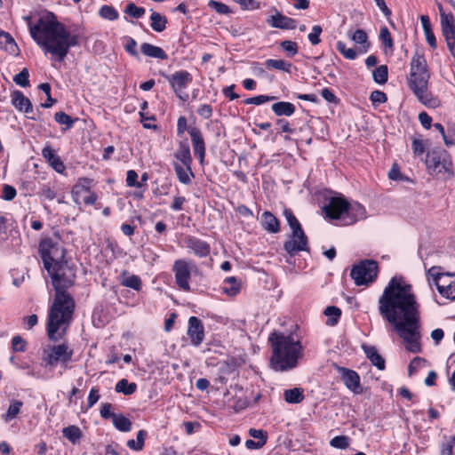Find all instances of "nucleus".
Here are the masks:
<instances>
[{"label": "nucleus", "instance_id": "42", "mask_svg": "<svg viewBox=\"0 0 455 455\" xmlns=\"http://www.w3.org/2000/svg\"><path fill=\"white\" fill-rule=\"evenodd\" d=\"M99 15L108 20H116L119 17L117 11L111 5H102L99 10Z\"/></svg>", "mask_w": 455, "mask_h": 455}, {"label": "nucleus", "instance_id": "28", "mask_svg": "<svg viewBox=\"0 0 455 455\" xmlns=\"http://www.w3.org/2000/svg\"><path fill=\"white\" fill-rule=\"evenodd\" d=\"M141 52L148 57L156 58L159 60H167L168 55L159 46L153 45L149 43H143L140 46Z\"/></svg>", "mask_w": 455, "mask_h": 455}, {"label": "nucleus", "instance_id": "6", "mask_svg": "<svg viewBox=\"0 0 455 455\" xmlns=\"http://www.w3.org/2000/svg\"><path fill=\"white\" fill-rule=\"evenodd\" d=\"M425 164L428 174L438 179L449 180L454 175L451 157L445 149L435 148L427 151Z\"/></svg>", "mask_w": 455, "mask_h": 455}, {"label": "nucleus", "instance_id": "11", "mask_svg": "<svg viewBox=\"0 0 455 455\" xmlns=\"http://www.w3.org/2000/svg\"><path fill=\"white\" fill-rule=\"evenodd\" d=\"M194 270H196V266L192 260L180 259L174 261L172 272L174 273L175 283L180 290L190 291L189 281Z\"/></svg>", "mask_w": 455, "mask_h": 455}, {"label": "nucleus", "instance_id": "9", "mask_svg": "<svg viewBox=\"0 0 455 455\" xmlns=\"http://www.w3.org/2000/svg\"><path fill=\"white\" fill-rule=\"evenodd\" d=\"M39 254L44 262L45 269H48L56 263L66 261V251L59 241L52 238H44L39 243Z\"/></svg>", "mask_w": 455, "mask_h": 455}, {"label": "nucleus", "instance_id": "46", "mask_svg": "<svg viewBox=\"0 0 455 455\" xmlns=\"http://www.w3.org/2000/svg\"><path fill=\"white\" fill-rule=\"evenodd\" d=\"M330 445L336 449H347L349 446V437L346 435H338L330 441Z\"/></svg>", "mask_w": 455, "mask_h": 455}, {"label": "nucleus", "instance_id": "16", "mask_svg": "<svg viewBox=\"0 0 455 455\" xmlns=\"http://www.w3.org/2000/svg\"><path fill=\"white\" fill-rule=\"evenodd\" d=\"M348 202L343 197H331L329 203L324 205L323 211L327 217L338 220L345 218Z\"/></svg>", "mask_w": 455, "mask_h": 455}, {"label": "nucleus", "instance_id": "20", "mask_svg": "<svg viewBox=\"0 0 455 455\" xmlns=\"http://www.w3.org/2000/svg\"><path fill=\"white\" fill-rule=\"evenodd\" d=\"M267 23L274 28L294 29L296 28V20L294 19L287 17L278 11H275L274 15L267 19Z\"/></svg>", "mask_w": 455, "mask_h": 455}, {"label": "nucleus", "instance_id": "14", "mask_svg": "<svg viewBox=\"0 0 455 455\" xmlns=\"http://www.w3.org/2000/svg\"><path fill=\"white\" fill-rule=\"evenodd\" d=\"M441 28L448 49L455 58V19L452 14L441 13Z\"/></svg>", "mask_w": 455, "mask_h": 455}, {"label": "nucleus", "instance_id": "34", "mask_svg": "<svg viewBox=\"0 0 455 455\" xmlns=\"http://www.w3.org/2000/svg\"><path fill=\"white\" fill-rule=\"evenodd\" d=\"M151 28L156 32H162L166 28L167 19L159 12H153L150 16Z\"/></svg>", "mask_w": 455, "mask_h": 455}, {"label": "nucleus", "instance_id": "40", "mask_svg": "<svg viewBox=\"0 0 455 455\" xmlns=\"http://www.w3.org/2000/svg\"><path fill=\"white\" fill-rule=\"evenodd\" d=\"M373 81L379 84H384L388 78V68L386 65H380L372 71Z\"/></svg>", "mask_w": 455, "mask_h": 455}, {"label": "nucleus", "instance_id": "63", "mask_svg": "<svg viewBox=\"0 0 455 455\" xmlns=\"http://www.w3.org/2000/svg\"><path fill=\"white\" fill-rule=\"evenodd\" d=\"M16 195H17L16 189L12 186L5 184L3 187V195H2L3 199H4L6 201H11L16 196Z\"/></svg>", "mask_w": 455, "mask_h": 455}, {"label": "nucleus", "instance_id": "47", "mask_svg": "<svg viewBox=\"0 0 455 455\" xmlns=\"http://www.w3.org/2000/svg\"><path fill=\"white\" fill-rule=\"evenodd\" d=\"M29 73L28 68H24L19 74L15 75L13 81L16 84L21 87H27L29 85Z\"/></svg>", "mask_w": 455, "mask_h": 455}, {"label": "nucleus", "instance_id": "5", "mask_svg": "<svg viewBox=\"0 0 455 455\" xmlns=\"http://www.w3.org/2000/svg\"><path fill=\"white\" fill-rule=\"evenodd\" d=\"M429 77L430 73L424 54L416 52L411 61L409 86L421 103L427 107L436 108L439 101L433 98L427 90Z\"/></svg>", "mask_w": 455, "mask_h": 455}, {"label": "nucleus", "instance_id": "25", "mask_svg": "<svg viewBox=\"0 0 455 455\" xmlns=\"http://www.w3.org/2000/svg\"><path fill=\"white\" fill-rule=\"evenodd\" d=\"M0 47L12 55H18L20 52V49L12 36L4 30L0 32Z\"/></svg>", "mask_w": 455, "mask_h": 455}, {"label": "nucleus", "instance_id": "53", "mask_svg": "<svg viewBox=\"0 0 455 455\" xmlns=\"http://www.w3.org/2000/svg\"><path fill=\"white\" fill-rule=\"evenodd\" d=\"M280 46L285 51L289 56L292 57L298 53L297 43L290 40H284L280 43Z\"/></svg>", "mask_w": 455, "mask_h": 455}, {"label": "nucleus", "instance_id": "36", "mask_svg": "<svg viewBox=\"0 0 455 455\" xmlns=\"http://www.w3.org/2000/svg\"><path fill=\"white\" fill-rule=\"evenodd\" d=\"M115 427L121 432H129L132 429L131 420L123 414H116L112 419Z\"/></svg>", "mask_w": 455, "mask_h": 455}, {"label": "nucleus", "instance_id": "57", "mask_svg": "<svg viewBox=\"0 0 455 455\" xmlns=\"http://www.w3.org/2000/svg\"><path fill=\"white\" fill-rule=\"evenodd\" d=\"M388 177L392 180H406V181H411V180L409 178L403 176L401 173L400 169H399V167H398V165L396 164H393L392 168L390 169V171L388 172Z\"/></svg>", "mask_w": 455, "mask_h": 455}, {"label": "nucleus", "instance_id": "43", "mask_svg": "<svg viewBox=\"0 0 455 455\" xmlns=\"http://www.w3.org/2000/svg\"><path fill=\"white\" fill-rule=\"evenodd\" d=\"M54 120L60 124H65L66 129H70L76 121L69 115L61 111L55 113Z\"/></svg>", "mask_w": 455, "mask_h": 455}, {"label": "nucleus", "instance_id": "31", "mask_svg": "<svg viewBox=\"0 0 455 455\" xmlns=\"http://www.w3.org/2000/svg\"><path fill=\"white\" fill-rule=\"evenodd\" d=\"M174 170L180 183L188 185L191 182V177L194 176L191 165H189V168H187L184 165L181 166L179 164H174Z\"/></svg>", "mask_w": 455, "mask_h": 455}, {"label": "nucleus", "instance_id": "27", "mask_svg": "<svg viewBox=\"0 0 455 455\" xmlns=\"http://www.w3.org/2000/svg\"><path fill=\"white\" fill-rule=\"evenodd\" d=\"M363 351L367 356V358L371 361V363L376 366L379 370L385 369V360L379 354L377 348L373 346H363Z\"/></svg>", "mask_w": 455, "mask_h": 455}, {"label": "nucleus", "instance_id": "37", "mask_svg": "<svg viewBox=\"0 0 455 455\" xmlns=\"http://www.w3.org/2000/svg\"><path fill=\"white\" fill-rule=\"evenodd\" d=\"M63 436L70 441L73 444L78 443L82 437V431L76 426H68L62 430Z\"/></svg>", "mask_w": 455, "mask_h": 455}, {"label": "nucleus", "instance_id": "19", "mask_svg": "<svg viewBox=\"0 0 455 455\" xmlns=\"http://www.w3.org/2000/svg\"><path fill=\"white\" fill-rule=\"evenodd\" d=\"M188 133L191 138L194 154L203 162L205 156V143L199 128L189 127Z\"/></svg>", "mask_w": 455, "mask_h": 455}, {"label": "nucleus", "instance_id": "12", "mask_svg": "<svg viewBox=\"0 0 455 455\" xmlns=\"http://www.w3.org/2000/svg\"><path fill=\"white\" fill-rule=\"evenodd\" d=\"M73 349L67 343L53 345L44 350V361L46 365L53 367L59 363L66 365L72 358Z\"/></svg>", "mask_w": 455, "mask_h": 455}, {"label": "nucleus", "instance_id": "52", "mask_svg": "<svg viewBox=\"0 0 455 455\" xmlns=\"http://www.w3.org/2000/svg\"><path fill=\"white\" fill-rule=\"evenodd\" d=\"M411 147L414 156L422 158L426 151V143L420 139H413Z\"/></svg>", "mask_w": 455, "mask_h": 455}, {"label": "nucleus", "instance_id": "44", "mask_svg": "<svg viewBox=\"0 0 455 455\" xmlns=\"http://www.w3.org/2000/svg\"><path fill=\"white\" fill-rule=\"evenodd\" d=\"M145 12L146 11L143 7H138L135 4L132 2L127 4L124 9L125 13L129 14L130 16L135 19L141 18L145 14Z\"/></svg>", "mask_w": 455, "mask_h": 455}, {"label": "nucleus", "instance_id": "62", "mask_svg": "<svg viewBox=\"0 0 455 455\" xmlns=\"http://www.w3.org/2000/svg\"><path fill=\"white\" fill-rule=\"evenodd\" d=\"M137 180L138 173L135 171L130 170L127 172L126 184L128 187L140 188L141 184L138 182Z\"/></svg>", "mask_w": 455, "mask_h": 455}, {"label": "nucleus", "instance_id": "61", "mask_svg": "<svg viewBox=\"0 0 455 455\" xmlns=\"http://www.w3.org/2000/svg\"><path fill=\"white\" fill-rule=\"evenodd\" d=\"M124 40L126 41V44L124 45L125 51L132 56L137 57L139 54L136 49L137 42L133 38L129 36L124 37Z\"/></svg>", "mask_w": 455, "mask_h": 455}, {"label": "nucleus", "instance_id": "45", "mask_svg": "<svg viewBox=\"0 0 455 455\" xmlns=\"http://www.w3.org/2000/svg\"><path fill=\"white\" fill-rule=\"evenodd\" d=\"M227 283H229V287H224L223 291L225 293L230 296H234L239 292L240 285L237 283V280L234 276H230L225 279Z\"/></svg>", "mask_w": 455, "mask_h": 455}, {"label": "nucleus", "instance_id": "39", "mask_svg": "<svg viewBox=\"0 0 455 455\" xmlns=\"http://www.w3.org/2000/svg\"><path fill=\"white\" fill-rule=\"evenodd\" d=\"M304 399L303 391L294 387L284 391V400L289 403H299Z\"/></svg>", "mask_w": 455, "mask_h": 455}, {"label": "nucleus", "instance_id": "15", "mask_svg": "<svg viewBox=\"0 0 455 455\" xmlns=\"http://www.w3.org/2000/svg\"><path fill=\"white\" fill-rule=\"evenodd\" d=\"M184 244L189 253H193L198 258H205L210 255V243L196 236L187 235L184 238Z\"/></svg>", "mask_w": 455, "mask_h": 455}, {"label": "nucleus", "instance_id": "10", "mask_svg": "<svg viewBox=\"0 0 455 455\" xmlns=\"http://www.w3.org/2000/svg\"><path fill=\"white\" fill-rule=\"evenodd\" d=\"M378 272L379 267L375 260L364 259L353 266L350 275L356 285H367L374 282Z\"/></svg>", "mask_w": 455, "mask_h": 455}, {"label": "nucleus", "instance_id": "2", "mask_svg": "<svg viewBox=\"0 0 455 455\" xmlns=\"http://www.w3.org/2000/svg\"><path fill=\"white\" fill-rule=\"evenodd\" d=\"M46 270L55 291L53 302L49 308L46 330L49 339L57 341L66 333L72 321L76 303L68 290L75 284L76 267L66 260Z\"/></svg>", "mask_w": 455, "mask_h": 455}, {"label": "nucleus", "instance_id": "38", "mask_svg": "<svg viewBox=\"0 0 455 455\" xmlns=\"http://www.w3.org/2000/svg\"><path fill=\"white\" fill-rule=\"evenodd\" d=\"M323 313L329 317L326 321V324L329 326L336 325L341 315V310L335 306H328Z\"/></svg>", "mask_w": 455, "mask_h": 455}, {"label": "nucleus", "instance_id": "49", "mask_svg": "<svg viewBox=\"0 0 455 455\" xmlns=\"http://www.w3.org/2000/svg\"><path fill=\"white\" fill-rule=\"evenodd\" d=\"M379 38L385 48L392 49L394 46V42L391 37L390 32L387 27H383L380 28Z\"/></svg>", "mask_w": 455, "mask_h": 455}, {"label": "nucleus", "instance_id": "24", "mask_svg": "<svg viewBox=\"0 0 455 455\" xmlns=\"http://www.w3.org/2000/svg\"><path fill=\"white\" fill-rule=\"evenodd\" d=\"M174 156L177 160L181 162V164L189 168V165L192 164V156L190 153V148L187 140L180 142L179 148L174 153Z\"/></svg>", "mask_w": 455, "mask_h": 455}, {"label": "nucleus", "instance_id": "7", "mask_svg": "<svg viewBox=\"0 0 455 455\" xmlns=\"http://www.w3.org/2000/svg\"><path fill=\"white\" fill-rule=\"evenodd\" d=\"M283 215L292 229L291 239L283 244V249L290 256H294L301 251H307V238L300 226V223L290 209L283 211Z\"/></svg>", "mask_w": 455, "mask_h": 455}, {"label": "nucleus", "instance_id": "56", "mask_svg": "<svg viewBox=\"0 0 455 455\" xmlns=\"http://www.w3.org/2000/svg\"><path fill=\"white\" fill-rule=\"evenodd\" d=\"M92 180L89 178H81L78 180V183L74 188V194H77L80 191H89Z\"/></svg>", "mask_w": 455, "mask_h": 455}, {"label": "nucleus", "instance_id": "29", "mask_svg": "<svg viewBox=\"0 0 455 455\" xmlns=\"http://www.w3.org/2000/svg\"><path fill=\"white\" fill-rule=\"evenodd\" d=\"M261 224L264 229L270 233H277L280 230L277 218L270 212H264L261 217Z\"/></svg>", "mask_w": 455, "mask_h": 455}, {"label": "nucleus", "instance_id": "58", "mask_svg": "<svg viewBox=\"0 0 455 455\" xmlns=\"http://www.w3.org/2000/svg\"><path fill=\"white\" fill-rule=\"evenodd\" d=\"M209 6L220 14H228L230 12L229 7L221 2L211 0Z\"/></svg>", "mask_w": 455, "mask_h": 455}, {"label": "nucleus", "instance_id": "50", "mask_svg": "<svg viewBox=\"0 0 455 455\" xmlns=\"http://www.w3.org/2000/svg\"><path fill=\"white\" fill-rule=\"evenodd\" d=\"M351 39L359 44H366V48H369L368 36L363 29H356L351 36Z\"/></svg>", "mask_w": 455, "mask_h": 455}, {"label": "nucleus", "instance_id": "3", "mask_svg": "<svg viewBox=\"0 0 455 455\" xmlns=\"http://www.w3.org/2000/svg\"><path fill=\"white\" fill-rule=\"evenodd\" d=\"M29 33L36 44L60 62L63 61L71 47L79 44L80 36L71 35L52 12L40 17L36 24L29 23Z\"/></svg>", "mask_w": 455, "mask_h": 455}, {"label": "nucleus", "instance_id": "59", "mask_svg": "<svg viewBox=\"0 0 455 455\" xmlns=\"http://www.w3.org/2000/svg\"><path fill=\"white\" fill-rule=\"evenodd\" d=\"M455 446V436H450L449 440L442 443L440 455H452Z\"/></svg>", "mask_w": 455, "mask_h": 455}, {"label": "nucleus", "instance_id": "33", "mask_svg": "<svg viewBox=\"0 0 455 455\" xmlns=\"http://www.w3.org/2000/svg\"><path fill=\"white\" fill-rule=\"evenodd\" d=\"M115 390L117 393L130 395L136 392L137 384L134 382L130 383L126 379H122L116 384Z\"/></svg>", "mask_w": 455, "mask_h": 455}, {"label": "nucleus", "instance_id": "23", "mask_svg": "<svg viewBox=\"0 0 455 455\" xmlns=\"http://www.w3.org/2000/svg\"><path fill=\"white\" fill-rule=\"evenodd\" d=\"M345 217L349 219V224L355 223L366 217L365 208L359 203L349 204Z\"/></svg>", "mask_w": 455, "mask_h": 455}, {"label": "nucleus", "instance_id": "60", "mask_svg": "<svg viewBox=\"0 0 455 455\" xmlns=\"http://www.w3.org/2000/svg\"><path fill=\"white\" fill-rule=\"evenodd\" d=\"M370 100L373 105L381 104L387 100V96L385 92L375 90L370 95Z\"/></svg>", "mask_w": 455, "mask_h": 455}, {"label": "nucleus", "instance_id": "26", "mask_svg": "<svg viewBox=\"0 0 455 455\" xmlns=\"http://www.w3.org/2000/svg\"><path fill=\"white\" fill-rule=\"evenodd\" d=\"M23 407V402L20 400L12 399L10 402L9 407L5 413L1 415V419L5 422L9 423L20 413Z\"/></svg>", "mask_w": 455, "mask_h": 455}, {"label": "nucleus", "instance_id": "1", "mask_svg": "<svg viewBox=\"0 0 455 455\" xmlns=\"http://www.w3.org/2000/svg\"><path fill=\"white\" fill-rule=\"evenodd\" d=\"M378 304L380 315L393 325L399 337L407 344V350L420 352L419 304L412 286L405 283L403 277H392Z\"/></svg>", "mask_w": 455, "mask_h": 455}, {"label": "nucleus", "instance_id": "55", "mask_svg": "<svg viewBox=\"0 0 455 455\" xmlns=\"http://www.w3.org/2000/svg\"><path fill=\"white\" fill-rule=\"evenodd\" d=\"M323 29L322 27L319 25H315L312 28V31L308 34L307 38L309 42L313 45H317L321 40H320V35L322 34Z\"/></svg>", "mask_w": 455, "mask_h": 455}, {"label": "nucleus", "instance_id": "13", "mask_svg": "<svg viewBox=\"0 0 455 455\" xmlns=\"http://www.w3.org/2000/svg\"><path fill=\"white\" fill-rule=\"evenodd\" d=\"M173 92L183 101H187L188 94L184 90L191 84L192 76L187 70H179L172 75L166 76Z\"/></svg>", "mask_w": 455, "mask_h": 455}, {"label": "nucleus", "instance_id": "48", "mask_svg": "<svg viewBox=\"0 0 455 455\" xmlns=\"http://www.w3.org/2000/svg\"><path fill=\"white\" fill-rule=\"evenodd\" d=\"M9 234H18V231L9 230L7 226V219L4 216H0V241L7 239Z\"/></svg>", "mask_w": 455, "mask_h": 455}, {"label": "nucleus", "instance_id": "64", "mask_svg": "<svg viewBox=\"0 0 455 455\" xmlns=\"http://www.w3.org/2000/svg\"><path fill=\"white\" fill-rule=\"evenodd\" d=\"M197 114L204 119H210L212 116V108L209 104H203L197 109Z\"/></svg>", "mask_w": 455, "mask_h": 455}, {"label": "nucleus", "instance_id": "30", "mask_svg": "<svg viewBox=\"0 0 455 455\" xmlns=\"http://www.w3.org/2000/svg\"><path fill=\"white\" fill-rule=\"evenodd\" d=\"M272 111L277 116H291L295 112V106L288 101H279L271 106Z\"/></svg>", "mask_w": 455, "mask_h": 455}, {"label": "nucleus", "instance_id": "18", "mask_svg": "<svg viewBox=\"0 0 455 455\" xmlns=\"http://www.w3.org/2000/svg\"><path fill=\"white\" fill-rule=\"evenodd\" d=\"M338 371L340 373L341 379L347 388L355 394L362 392L360 376L356 371L344 367H338Z\"/></svg>", "mask_w": 455, "mask_h": 455}, {"label": "nucleus", "instance_id": "32", "mask_svg": "<svg viewBox=\"0 0 455 455\" xmlns=\"http://www.w3.org/2000/svg\"><path fill=\"white\" fill-rule=\"evenodd\" d=\"M121 284L123 286L140 291L141 289V280L136 275H128L127 271L122 273Z\"/></svg>", "mask_w": 455, "mask_h": 455}, {"label": "nucleus", "instance_id": "21", "mask_svg": "<svg viewBox=\"0 0 455 455\" xmlns=\"http://www.w3.org/2000/svg\"><path fill=\"white\" fill-rule=\"evenodd\" d=\"M12 103L18 110L26 114L33 112L31 101L20 91L12 93Z\"/></svg>", "mask_w": 455, "mask_h": 455}, {"label": "nucleus", "instance_id": "54", "mask_svg": "<svg viewBox=\"0 0 455 455\" xmlns=\"http://www.w3.org/2000/svg\"><path fill=\"white\" fill-rule=\"evenodd\" d=\"M275 100V96H267V95H258L252 98H248L244 100L245 104H254V105H261L263 103L272 101Z\"/></svg>", "mask_w": 455, "mask_h": 455}, {"label": "nucleus", "instance_id": "22", "mask_svg": "<svg viewBox=\"0 0 455 455\" xmlns=\"http://www.w3.org/2000/svg\"><path fill=\"white\" fill-rule=\"evenodd\" d=\"M43 156L46 159L47 163L57 172H63L65 166L60 157L57 156L51 146H47L42 150Z\"/></svg>", "mask_w": 455, "mask_h": 455}, {"label": "nucleus", "instance_id": "41", "mask_svg": "<svg viewBox=\"0 0 455 455\" xmlns=\"http://www.w3.org/2000/svg\"><path fill=\"white\" fill-rule=\"evenodd\" d=\"M147 435V432L145 430H140L137 433L136 440L131 439L127 441V446L133 451H141L144 447V440Z\"/></svg>", "mask_w": 455, "mask_h": 455}, {"label": "nucleus", "instance_id": "8", "mask_svg": "<svg viewBox=\"0 0 455 455\" xmlns=\"http://www.w3.org/2000/svg\"><path fill=\"white\" fill-rule=\"evenodd\" d=\"M442 267L434 266L427 272L430 285H435L438 292L444 298L455 299V272H442Z\"/></svg>", "mask_w": 455, "mask_h": 455}, {"label": "nucleus", "instance_id": "17", "mask_svg": "<svg viewBox=\"0 0 455 455\" xmlns=\"http://www.w3.org/2000/svg\"><path fill=\"white\" fill-rule=\"evenodd\" d=\"M188 335L191 344L198 347L204 339V328L202 321L196 316H191L188 319Z\"/></svg>", "mask_w": 455, "mask_h": 455}, {"label": "nucleus", "instance_id": "35", "mask_svg": "<svg viewBox=\"0 0 455 455\" xmlns=\"http://www.w3.org/2000/svg\"><path fill=\"white\" fill-rule=\"evenodd\" d=\"M265 66L267 68L278 69L287 73H291L292 68V64L283 60L268 59L265 61Z\"/></svg>", "mask_w": 455, "mask_h": 455}, {"label": "nucleus", "instance_id": "51", "mask_svg": "<svg viewBox=\"0 0 455 455\" xmlns=\"http://www.w3.org/2000/svg\"><path fill=\"white\" fill-rule=\"evenodd\" d=\"M27 348V341L20 335H16L12 339V349L13 352H25Z\"/></svg>", "mask_w": 455, "mask_h": 455}, {"label": "nucleus", "instance_id": "4", "mask_svg": "<svg viewBox=\"0 0 455 455\" xmlns=\"http://www.w3.org/2000/svg\"><path fill=\"white\" fill-rule=\"evenodd\" d=\"M268 342L272 348L269 363L274 371H286L297 366L303 352L299 340H295L291 334L273 331L268 337Z\"/></svg>", "mask_w": 455, "mask_h": 455}]
</instances>
